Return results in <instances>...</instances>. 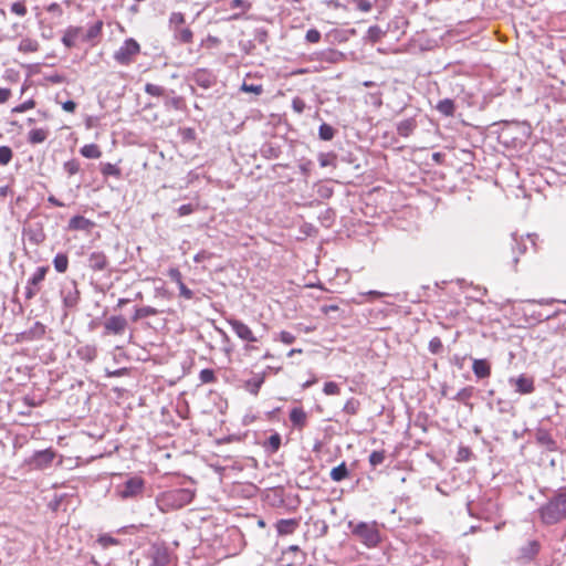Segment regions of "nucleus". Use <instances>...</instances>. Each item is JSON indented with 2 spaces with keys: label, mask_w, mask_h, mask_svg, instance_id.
Returning <instances> with one entry per match:
<instances>
[{
  "label": "nucleus",
  "mask_w": 566,
  "mask_h": 566,
  "mask_svg": "<svg viewBox=\"0 0 566 566\" xmlns=\"http://www.w3.org/2000/svg\"><path fill=\"white\" fill-rule=\"evenodd\" d=\"M230 7L232 9L242 8L244 11H248L251 8V4L247 0H232Z\"/></svg>",
  "instance_id": "052dcab7"
},
{
  "label": "nucleus",
  "mask_w": 566,
  "mask_h": 566,
  "mask_svg": "<svg viewBox=\"0 0 566 566\" xmlns=\"http://www.w3.org/2000/svg\"><path fill=\"white\" fill-rule=\"evenodd\" d=\"M428 347H429L430 353L440 354L443 349V344H442L441 338L438 336L432 337L429 342Z\"/></svg>",
  "instance_id": "09e8293b"
},
{
  "label": "nucleus",
  "mask_w": 566,
  "mask_h": 566,
  "mask_svg": "<svg viewBox=\"0 0 566 566\" xmlns=\"http://www.w3.org/2000/svg\"><path fill=\"white\" fill-rule=\"evenodd\" d=\"M417 127V122L415 118H407L401 120L397 126V133L402 137H408L412 134V132Z\"/></svg>",
  "instance_id": "a878e982"
},
{
  "label": "nucleus",
  "mask_w": 566,
  "mask_h": 566,
  "mask_svg": "<svg viewBox=\"0 0 566 566\" xmlns=\"http://www.w3.org/2000/svg\"><path fill=\"white\" fill-rule=\"evenodd\" d=\"M227 322L240 339L248 343L258 342V337L254 335L252 329L242 321H239L237 318H229L227 319Z\"/></svg>",
  "instance_id": "6e6552de"
},
{
  "label": "nucleus",
  "mask_w": 566,
  "mask_h": 566,
  "mask_svg": "<svg viewBox=\"0 0 566 566\" xmlns=\"http://www.w3.org/2000/svg\"><path fill=\"white\" fill-rule=\"evenodd\" d=\"M46 10L57 15H61L63 13L61 6L56 2H53L50 6H48Z\"/></svg>",
  "instance_id": "69168bd1"
},
{
  "label": "nucleus",
  "mask_w": 566,
  "mask_h": 566,
  "mask_svg": "<svg viewBox=\"0 0 566 566\" xmlns=\"http://www.w3.org/2000/svg\"><path fill=\"white\" fill-rule=\"evenodd\" d=\"M201 384H212L217 380L214 371L212 369H202L199 374Z\"/></svg>",
  "instance_id": "a18cd8bd"
},
{
  "label": "nucleus",
  "mask_w": 566,
  "mask_h": 566,
  "mask_svg": "<svg viewBox=\"0 0 566 566\" xmlns=\"http://www.w3.org/2000/svg\"><path fill=\"white\" fill-rule=\"evenodd\" d=\"M36 103L33 98H30L12 108V113L21 114L29 109H33Z\"/></svg>",
  "instance_id": "37998d69"
},
{
  "label": "nucleus",
  "mask_w": 566,
  "mask_h": 566,
  "mask_svg": "<svg viewBox=\"0 0 566 566\" xmlns=\"http://www.w3.org/2000/svg\"><path fill=\"white\" fill-rule=\"evenodd\" d=\"M53 264L59 273L66 272L69 268V258L65 253H57L53 259Z\"/></svg>",
  "instance_id": "2f4dec72"
},
{
  "label": "nucleus",
  "mask_w": 566,
  "mask_h": 566,
  "mask_svg": "<svg viewBox=\"0 0 566 566\" xmlns=\"http://www.w3.org/2000/svg\"><path fill=\"white\" fill-rule=\"evenodd\" d=\"M308 72H310L308 69H297V70L291 71L289 74H286V76L302 75V74H307Z\"/></svg>",
  "instance_id": "338daca9"
},
{
  "label": "nucleus",
  "mask_w": 566,
  "mask_h": 566,
  "mask_svg": "<svg viewBox=\"0 0 566 566\" xmlns=\"http://www.w3.org/2000/svg\"><path fill=\"white\" fill-rule=\"evenodd\" d=\"M539 549L541 544L538 541H530L520 549V558L524 560H532L538 555Z\"/></svg>",
  "instance_id": "2eb2a0df"
},
{
  "label": "nucleus",
  "mask_w": 566,
  "mask_h": 566,
  "mask_svg": "<svg viewBox=\"0 0 566 566\" xmlns=\"http://www.w3.org/2000/svg\"><path fill=\"white\" fill-rule=\"evenodd\" d=\"M49 266H39L35 272L29 277L25 285V298L32 300L41 291V283L44 281Z\"/></svg>",
  "instance_id": "423d86ee"
},
{
  "label": "nucleus",
  "mask_w": 566,
  "mask_h": 566,
  "mask_svg": "<svg viewBox=\"0 0 566 566\" xmlns=\"http://www.w3.org/2000/svg\"><path fill=\"white\" fill-rule=\"evenodd\" d=\"M95 223L83 216H74L69 221V229L73 231H91Z\"/></svg>",
  "instance_id": "dca6fc26"
},
{
  "label": "nucleus",
  "mask_w": 566,
  "mask_h": 566,
  "mask_svg": "<svg viewBox=\"0 0 566 566\" xmlns=\"http://www.w3.org/2000/svg\"><path fill=\"white\" fill-rule=\"evenodd\" d=\"M305 39L310 43H317L321 40V32L316 29H310L306 32Z\"/></svg>",
  "instance_id": "5fc2aeb1"
},
{
  "label": "nucleus",
  "mask_w": 566,
  "mask_h": 566,
  "mask_svg": "<svg viewBox=\"0 0 566 566\" xmlns=\"http://www.w3.org/2000/svg\"><path fill=\"white\" fill-rule=\"evenodd\" d=\"M145 92L151 96L160 97L165 94V88L160 85L147 83L145 85Z\"/></svg>",
  "instance_id": "79ce46f5"
},
{
  "label": "nucleus",
  "mask_w": 566,
  "mask_h": 566,
  "mask_svg": "<svg viewBox=\"0 0 566 566\" xmlns=\"http://www.w3.org/2000/svg\"><path fill=\"white\" fill-rule=\"evenodd\" d=\"M157 314H158V310L155 307H151V306L137 307L132 316V321L137 322L139 319H143V318H146L149 316H155Z\"/></svg>",
  "instance_id": "c85d7f7f"
},
{
  "label": "nucleus",
  "mask_w": 566,
  "mask_h": 566,
  "mask_svg": "<svg viewBox=\"0 0 566 566\" xmlns=\"http://www.w3.org/2000/svg\"><path fill=\"white\" fill-rule=\"evenodd\" d=\"M63 167L69 176L76 175L80 171V163L76 159L67 160Z\"/></svg>",
  "instance_id": "de8ad7c7"
},
{
  "label": "nucleus",
  "mask_w": 566,
  "mask_h": 566,
  "mask_svg": "<svg viewBox=\"0 0 566 566\" xmlns=\"http://www.w3.org/2000/svg\"><path fill=\"white\" fill-rule=\"evenodd\" d=\"M318 135L323 140H331L335 136V129L331 125L323 123L318 128Z\"/></svg>",
  "instance_id": "e433bc0d"
},
{
  "label": "nucleus",
  "mask_w": 566,
  "mask_h": 566,
  "mask_svg": "<svg viewBox=\"0 0 566 566\" xmlns=\"http://www.w3.org/2000/svg\"><path fill=\"white\" fill-rule=\"evenodd\" d=\"M62 43L67 49L75 48L80 43H86L83 28L75 25L67 27L63 33Z\"/></svg>",
  "instance_id": "0eeeda50"
},
{
  "label": "nucleus",
  "mask_w": 566,
  "mask_h": 566,
  "mask_svg": "<svg viewBox=\"0 0 566 566\" xmlns=\"http://www.w3.org/2000/svg\"><path fill=\"white\" fill-rule=\"evenodd\" d=\"M323 392L326 396H336L340 394V388L335 381H327L324 384Z\"/></svg>",
  "instance_id": "49530a36"
},
{
  "label": "nucleus",
  "mask_w": 566,
  "mask_h": 566,
  "mask_svg": "<svg viewBox=\"0 0 566 566\" xmlns=\"http://www.w3.org/2000/svg\"><path fill=\"white\" fill-rule=\"evenodd\" d=\"M144 489L145 480L139 475H134L117 486L116 494L122 500L135 499L143 494Z\"/></svg>",
  "instance_id": "39448f33"
},
{
  "label": "nucleus",
  "mask_w": 566,
  "mask_h": 566,
  "mask_svg": "<svg viewBox=\"0 0 566 566\" xmlns=\"http://www.w3.org/2000/svg\"><path fill=\"white\" fill-rule=\"evenodd\" d=\"M264 447L271 452L275 453L281 447V436L275 432L269 437L264 442Z\"/></svg>",
  "instance_id": "72a5a7b5"
},
{
  "label": "nucleus",
  "mask_w": 566,
  "mask_h": 566,
  "mask_svg": "<svg viewBox=\"0 0 566 566\" xmlns=\"http://www.w3.org/2000/svg\"><path fill=\"white\" fill-rule=\"evenodd\" d=\"M165 106L168 109L181 111L186 107V104H185V101L182 97L175 96V97H170V98L166 99Z\"/></svg>",
  "instance_id": "c9c22d12"
},
{
  "label": "nucleus",
  "mask_w": 566,
  "mask_h": 566,
  "mask_svg": "<svg viewBox=\"0 0 566 566\" xmlns=\"http://www.w3.org/2000/svg\"><path fill=\"white\" fill-rule=\"evenodd\" d=\"M39 50H40V43L34 38H29V36L23 38L18 45V51L23 54L35 53Z\"/></svg>",
  "instance_id": "4be33fe9"
},
{
  "label": "nucleus",
  "mask_w": 566,
  "mask_h": 566,
  "mask_svg": "<svg viewBox=\"0 0 566 566\" xmlns=\"http://www.w3.org/2000/svg\"><path fill=\"white\" fill-rule=\"evenodd\" d=\"M329 476L334 482H340L347 479L349 476V471L347 469L346 462H342L339 465L333 468Z\"/></svg>",
  "instance_id": "cd10ccee"
},
{
  "label": "nucleus",
  "mask_w": 566,
  "mask_h": 566,
  "mask_svg": "<svg viewBox=\"0 0 566 566\" xmlns=\"http://www.w3.org/2000/svg\"><path fill=\"white\" fill-rule=\"evenodd\" d=\"M360 409V402L358 399L356 398H349L345 405H344V412L349 415V416H355L358 413Z\"/></svg>",
  "instance_id": "f704fd0d"
},
{
  "label": "nucleus",
  "mask_w": 566,
  "mask_h": 566,
  "mask_svg": "<svg viewBox=\"0 0 566 566\" xmlns=\"http://www.w3.org/2000/svg\"><path fill=\"white\" fill-rule=\"evenodd\" d=\"M12 96V92L10 88L0 87V104L7 103Z\"/></svg>",
  "instance_id": "e2e57ef3"
},
{
  "label": "nucleus",
  "mask_w": 566,
  "mask_h": 566,
  "mask_svg": "<svg viewBox=\"0 0 566 566\" xmlns=\"http://www.w3.org/2000/svg\"><path fill=\"white\" fill-rule=\"evenodd\" d=\"M80 153L83 157L90 158V159H97L102 156V150L96 144H87L84 145Z\"/></svg>",
  "instance_id": "c756f323"
},
{
  "label": "nucleus",
  "mask_w": 566,
  "mask_h": 566,
  "mask_svg": "<svg viewBox=\"0 0 566 566\" xmlns=\"http://www.w3.org/2000/svg\"><path fill=\"white\" fill-rule=\"evenodd\" d=\"M97 542L102 545V547L107 548L113 545H117L118 541L111 535H102L98 537Z\"/></svg>",
  "instance_id": "603ef678"
},
{
  "label": "nucleus",
  "mask_w": 566,
  "mask_h": 566,
  "mask_svg": "<svg viewBox=\"0 0 566 566\" xmlns=\"http://www.w3.org/2000/svg\"><path fill=\"white\" fill-rule=\"evenodd\" d=\"M306 105L305 102L301 97H294L292 99V108L295 113L301 114L304 112Z\"/></svg>",
  "instance_id": "864d4df0"
},
{
  "label": "nucleus",
  "mask_w": 566,
  "mask_h": 566,
  "mask_svg": "<svg viewBox=\"0 0 566 566\" xmlns=\"http://www.w3.org/2000/svg\"><path fill=\"white\" fill-rule=\"evenodd\" d=\"M298 525L300 522L296 518H284L277 521L275 527L279 535H290L296 531Z\"/></svg>",
  "instance_id": "f3484780"
},
{
  "label": "nucleus",
  "mask_w": 566,
  "mask_h": 566,
  "mask_svg": "<svg viewBox=\"0 0 566 566\" xmlns=\"http://www.w3.org/2000/svg\"><path fill=\"white\" fill-rule=\"evenodd\" d=\"M472 370L478 378H486L491 375V366L486 359H474Z\"/></svg>",
  "instance_id": "5701e85b"
},
{
  "label": "nucleus",
  "mask_w": 566,
  "mask_h": 566,
  "mask_svg": "<svg viewBox=\"0 0 566 566\" xmlns=\"http://www.w3.org/2000/svg\"><path fill=\"white\" fill-rule=\"evenodd\" d=\"M179 287V292H180V296L185 297L186 300H191L193 297V293L190 289H188L185 283H180L178 285Z\"/></svg>",
  "instance_id": "680f3d73"
},
{
  "label": "nucleus",
  "mask_w": 566,
  "mask_h": 566,
  "mask_svg": "<svg viewBox=\"0 0 566 566\" xmlns=\"http://www.w3.org/2000/svg\"><path fill=\"white\" fill-rule=\"evenodd\" d=\"M263 382H264V376L256 375L252 379H249L248 381H245L244 387L252 395H258Z\"/></svg>",
  "instance_id": "7c9ffc66"
},
{
  "label": "nucleus",
  "mask_w": 566,
  "mask_h": 566,
  "mask_svg": "<svg viewBox=\"0 0 566 566\" xmlns=\"http://www.w3.org/2000/svg\"><path fill=\"white\" fill-rule=\"evenodd\" d=\"M537 515L541 523L545 526L556 525L566 521V488L559 489L548 497L538 507Z\"/></svg>",
  "instance_id": "f257e3e1"
},
{
  "label": "nucleus",
  "mask_w": 566,
  "mask_h": 566,
  "mask_svg": "<svg viewBox=\"0 0 566 566\" xmlns=\"http://www.w3.org/2000/svg\"><path fill=\"white\" fill-rule=\"evenodd\" d=\"M76 103L74 101H66L62 103V108L67 113H74L76 109Z\"/></svg>",
  "instance_id": "0e129e2a"
},
{
  "label": "nucleus",
  "mask_w": 566,
  "mask_h": 566,
  "mask_svg": "<svg viewBox=\"0 0 566 566\" xmlns=\"http://www.w3.org/2000/svg\"><path fill=\"white\" fill-rule=\"evenodd\" d=\"M290 420L297 429H303L307 423V413L301 407H295L290 411Z\"/></svg>",
  "instance_id": "aec40b11"
},
{
  "label": "nucleus",
  "mask_w": 566,
  "mask_h": 566,
  "mask_svg": "<svg viewBox=\"0 0 566 566\" xmlns=\"http://www.w3.org/2000/svg\"><path fill=\"white\" fill-rule=\"evenodd\" d=\"M103 25V21L97 20L86 31H84L85 42L91 43L93 46L96 45L102 36Z\"/></svg>",
  "instance_id": "ddd939ff"
},
{
  "label": "nucleus",
  "mask_w": 566,
  "mask_h": 566,
  "mask_svg": "<svg viewBox=\"0 0 566 566\" xmlns=\"http://www.w3.org/2000/svg\"><path fill=\"white\" fill-rule=\"evenodd\" d=\"M516 391L521 395L532 394L535 390L534 379L524 375L515 379Z\"/></svg>",
  "instance_id": "a211bd4d"
},
{
  "label": "nucleus",
  "mask_w": 566,
  "mask_h": 566,
  "mask_svg": "<svg viewBox=\"0 0 566 566\" xmlns=\"http://www.w3.org/2000/svg\"><path fill=\"white\" fill-rule=\"evenodd\" d=\"M140 44L133 38L126 39L113 54L119 65H130L140 53Z\"/></svg>",
  "instance_id": "20e7f679"
},
{
  "label": "nucleus",
  "mask_w": 566,
  "mask_h": 566,
  "mask_svg": "<svg viewBox=\"0 0 566 566\" xmlns=\"http://www.w3.org/2000/svg\"><path fill=\"white\" fill-rule=\"evenodd\" d=\"M386 459V452L384 450L373 451L369 455V463L373 468L381 464Z\"/></svg>",
  "instance_id": "58836bf2"
},
{
  "label": "nucleus",
  "mask_w": 566,
  "mask_h": 566,
  "mask_svg": "<svg viewBox=\"0 0 566 566\" xmlns=\"http://www.w3.org/2000/svg\"><path fill=\"white\" fill-rule=\"evenodd\" d=\"M13 157V151L9 146H0V165H8Z\"/></svg>",
  "instance_id": "ea45409f"
},
{
  "label": "nucleus",
  "mask_w": 566,
  "mask_h": 566,
  "mask_svg": "<svg viewBox=\"0 0 566 566\" xmlns=\"http://www.w3.org/2000/svg\"><path fill=\"white\" fill-rule=\"evenodd\" d=\"M241 91L245 93L261 95L264 90L262 84H248L247 82H243L241 85Z\"/></svg>",
  "instance_id": "c03bdc74"
},
{
  "label": "nucleus",
  "mask_w": 566,
  "mask_h": 566,
  "mask_svg": "<svg viewBox=\"0 0 566 566\" xmlns=\"http://www.w3.org/2000/svg\"><path fill=\"white\" fill-rule=\"evenodd\" d=\"M50 135V130L46 127L33 128L28 133V143L31 145H39L44 143Z\"/></svg>",
  "instance_id": "6ab92c4d"
},
{
  "label": "nucleus",
  "mask_w": 566,
  "mask_h": 566,
  "mask_svg": "<svg viewBox=\"0 0 566 566\" xmlns=\"http://www.w3.org/2000/svg\"><path fill=\"white\" fill-rule=\"evenodd\" d=\"M55 458V452L52 449H45L38 451L31 458L30 463L34 469H45L51 465Z\"/></svg>",
  "instance_id": "9d476101"
},
{
  "label": "nucleus",
  "mask_w": 566,
  "mask_h": 566,
  "mask_svg": "<svg viewBox=\"0 0 566 566\" xmlns=\"http://www.w3.org/2000/svg\"><path fill=\"white\" fill-rule=\"evenodd\" d=\"M537 442L543 446L546 450L554 452L557 450V443L552 436L544 430H539L536 434Z\"/></svg>",
  "instance_id": "393cba45"
},
{
  "label": "nucleus",
  "mask_w": 566,
  "mask_h": 566,
  "mask_svg": "<svg viewBox=\"0 0 566 566\" xmlns=\"http://www.w3.org/2000/svg\"><path fill=\"white\" fill-rule=\"evenodd\" d=\"M153 566H167L170 562V556L165 547H154L151 553Z\"/></svg>",
  "instance_id": "412c9836"
},
{
  "label": "nucleus",
  "mask_w": 566,
  "mask_h": 566,
  "mask_svg": "<svg viewBox=\"0 0 566 566\" xmlns=\"http://www.w3.org/2000/svg\"><path fill=\"white\" fill-rule=\"evenodd\" d=\"M338 310H339L338 305H334V304H333V305H326V306H323V307H322V311H323V313H325V314H327V313H329V312H336V311H338Z\"/></svg>",
  "instance_id": "774afa93"
},
{
  "label": "nucleus",
  "mask_w": 566,
  "mask_h": 566,
  "mask_svg": "<svg viewBox=\"0 0 566 566\" xmlns=\"http://www.w3.org/2000/svg\"><path fill=\"white\" fill-rule=\"evenodd\" d=\"M127 328V321L122 315H113L104 322L105 335H123Z\"/></svg>",
  "instance_id": "1a4fd4ad"
},
{
  "label": "nucleus",
  "mask_w": 566,
  "mask_h": 566,
  "mask_svg": "<svg viewBox=\"0 0 566 566\" xmlns=\"http://www.w3.org/2000/svg\"><path fill=\"white\" fill-rule=\"evenodd\" d=\"M280 340L286 345H291L295 342V336L286 331L280 333Z\"/></svg>",
  "instance_id": "13d9d810"
},
{
  "label": "nucleus",
  "mask_w": 566,
  "mask_h": 566,
  "mask_svg": "<svg viewBox=\"0 0 566 566\" xmlns=\"http://www.w3.org/2000/svg\"><path fill=\"white\" fill-rule=\"evenodd\" d=\"M103 25V21L97 20L86 31H84L85 42L91 43L93 46L96 45L102 36Z\"/></svg>",
  "instance_id": "4468645a"
},
{
  "label": "nucleus",
  "mask_w": 566,
  "mask_h": 566,
  "mask_svg": "<svg viewBox=\"0 0 566 566\" xmlns=\"http://www.w3.org/2000/svg\"><path fill=\"white\" fill-rule=\"evenodd\" d=\"M101 172L104 177L113 176L115 178H120L122 176L120 168L111 163L102 164Z\"/></svg>",
  "instance_id": "473e14b6"
},
{
  "label": "nucleus",
  "mask_w": 566,
  "mask_h": 566,
  "mask_svg": "<svg viewBox=\"0 0 566 566\" xmlns=\"http://www.w3.org/2000/svg\"><path fill=\"white\" fill-rule=\"evenodd\" d=\"M352 3L356 4L357 10L360 12H369L373 9V4L369 0H348Z\"/></svg>",
  "instance_id": "3c124183"
},
{
  "label": "nucleus",
  "mask_w": 566,
  "mask_h": 566,
  "mask_svg": "<svg viewBox=\"0 0 566 566\" xmlns=\"http://www.w3.org/2000/svg\"><path fill=\"white\" fill-rule=\"evenodd\" d=\"M3 78L10 83H17L19 80V72L14 70H7L3 74Z\"/></svg>",
  "instance_id": "bf43d9fd"
},
{
  "label": "nucleus",
  "mask_w": 566,
  "mask_h": 566,
  "mask_svg": "<svg viewBox=\"0 0 566 566\" xmlns=\"http://www.w3.org/2000/svg\"><path fill=\"white\" fill-rule=\"evenodd\" d=\"M174 38L182 43V44H190L193 42V32L191 31L190 28L188 27H185V24L182 27H179L177 29H174Z\"/></svg>",
  "instance_id": "b1692460"
},
{
  "label": "nucleus",
  "mask_w": 566,
  "mask_h": 566,
  "mask_svg": "<svg viewBox=\"0 0 566 566\" xmlns=\"http://www.w3.org/2000/svg\"><path fill=\"white\" fill-rule=\"evenodd\" d=\"M304 557L303 552L297 545H291L283 551L281 562L283 566H293L297 560Z\"/></svg>",
  "instance_id": "f8f14e48"
},
{
  "label": "nucleus",
  "mask_w": 566,
  "mask_h": 566,
  "mask_svg": "<svg viewBox=\"0 0 566 566\" xmlns=\"http://www.w3.org/2000/svg\"><path fill=\"white\" fill-rule=\"evenodd\" d=\"M474 388L473 387H465L462 388L457 396L454 397L455 400L467 403L473 396Z\"/></svg>",
  "instance_id": "a19ab883"
},
{
  "label": "nucleus",
  "mask_w": 566,
  "mask_h": 566,
  "mask_svg": "<svg viewBox=\"0 0 566 566\" xmlns=\"http://www.w3.org/2000/svg\"><path fill=\"white\" fill-rule=\"evenodd\" d=\"M11 12L19 17H24L28 13V9L24 1H18L11 4Z\"/></svg>",
  "instance_id": "8fccbe9b"
},
{
  "label": "nucleus",
  "mask_w": 566,
  "mask_h": 566,
  "mask_svg": "<svg viewBox=\"0 0 566 566\" xmlns=\"http://www.w3.org/2000/svg\"><path fill=\"white\" fill-rule=\"evenodd\" d=\"M108 258L103 251H94L88 255V266L92 271H104L108 268Z\"/></svg>",
  "instance_id": "9b49d317"
},
{
  "label": "nucleus",
  "mask_w": 566,
  "mask_h": 566,
  "mask_svg": "<svg viewBox=\"0 0 566 566\" xmlns=\"http://www.w3.org/2000/svg\"><path fill=\"white\" fill-rule=\"evenodd\" d=\"M168 275L177 285L184 282L181 272L177 268L169 269Z\"/></svg>",
  "instance_id": "6e6d98bb"
},
{
  "label": "nucleus",
  "mask_w": 566,
  "mask_h": 566,
  "mask_svg": "<svg viewBox=\"0 0 566 566\" xmlns=\"http://www.w3.org/2000/svg\"><path fill=\"white\" fill-rule=\"evenodd\" d=\"M196 210V207L191 203L182 205L178 208L177 212L179 217L191 214Z\"/></svg>",
  "instance_id": "4d7b16f0"
},
{
  "label": "nucleus",
  "mask_w": 566,
  "mask_h": 566,
  "mask_svg": "<svg viewBox=\"0 0 566 566\" xmlns=\"http://www.w3.org/2000/svg\"><path fill=\"white\" fill-rule=\"evenodd\" d=\"M352 533L367 547H376L381 539L376 522H360L353 526Z\"/></svg>",
  "instance_id": "7ed1b4c3"
},
{
  "label": "nucleus",
  "mask_w": 566,
  "mask_h": 566,
  "mask_svg": "<svg viewBox=\"0 0 566 566\" xmlns=\"http://www.w3.org/2000/svg\"><path fill=\"white\" fill-rule=\"evenodd\" d=\"M195 492L190 489H175L160 493L157 504L161 512L179 510L192 502Z\"/></svg>",
  "instance_id": "f03ea898"
},
{
  "label": "nucleus",
  "mask_w": 566,
  "mask_h": 566,
  "mask_svg": "<svg viewBox=\"0 0 566 566\" xmlns=\"http://www.w3.org/2000/svg\"><path fill=\"white\" fill-rule=\"evenodd\" d=\"M436 108L439 113L448 117L453 116L455 113V104L451 98H444L440 101Z\"/></svg>",
  "instance_id": "bb28decb"
},
{
  "label": "nucleus",
  "mask_w": 566,
  "mask_h": 566,
  "mask_svg": "<svg viewBox=\"0 0 566 566\" xmlns=\"http://www.w3.org/2000/svg\"><path fill=\"white\" fill-rule=\"evenodd\" d=\"M186 23L185 14L181 12H172L169 17V27L171 30L182 27Z\"/></svg>",
  "instance_id": "4c0bfd02"
}]
</instances>
